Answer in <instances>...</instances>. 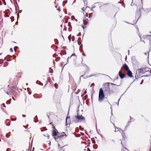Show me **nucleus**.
Here are the masks:
<instances>
[{"instance_id": "412c9836", "label": "nucleus", "mask_w": 151, "mask_h": 151, "mask_svg": "<svg viewBox=\"0 0 151 151\" xmlns=\"http://www.w3.org/2000/svg\"><path fill=\"white\" fill-rule=\"evenodd\" d=\"M75 20L76 21H78L76 19H75Z\"/></svg>"}, {"instance_id": "9b49d317", "label": "nucleus", "mask_w": 151, "mask_h": 151, "mask_svg": "<svg viewBox=\"0 0 151 151\" xmlns=\"http://www.w3.org/2000/svg\"><path fill=\"white\" fill-rule=\"evenodd\" d=\"M53 70L52 69H51V68H50L49 69V72L50 73H52L53 72Z\"/></svg>"}, {"instance_id": "dca6fc26", "label": "nucleus", "mask_w": 151, "mask_h": 151, "mask_svg": "<svg viewBox=\"0 0 151 151\" xmlns=\"http://www.w3.org/2000/svg\"><path fill=\"white\" fill-rule=\"evenodd\" d=\"M83 12V14L84 15H85V14H86V12Z\"/></svg>"}, {"instance_id": "0eeeda50", "label": "nucleus", "mask_w": 151, "mask_h": 151, "mask_svg": "<svg viewBox=\"0 0 151 151\" xmlns=\"http://www.w3.org/2000/svg\"><path fill=\"white\" fill-rule=\"evenodd\" d=\"M127 75L130 77H133L132 75V72L130 70H129L127 71Z\"/></svg>"}, {"instance_id": "f8f14e48", "label": "nucleus", "mask_w": 151, "mask_h": 151, "mask_svg": "<svg viewBox=\"0 0 151 151\" xmlns=\"http://www.w3.org/2000/svg\"><path fill=\"white\" fill-rule=\"evenodd\" d=\"M70 119V117H68L66 119V123L67 124V119Z\"/></svg>"}, {"instance_id": "9d476101", "label": "nucleus", "mask_w": 151, "mask_h": 151, "mask_svg": "<svg viewBox=\"0 0 151 151\" xmlns=\"http://www.w3.org/2000/svg\"><path fill=\"white\" fill-rule=\"evenodd\" d=\"M123 67L127 71L129 70L127 65L126 64L124 65Z\"/></svg>"}, {"instance_id": "a211bd4d", "label": "nucleus", "mask_w": 151, "mask_h": 151, "mask_svg": "<svg viewBox=\"0 0 151 151\" xmlns=\"http://www.w3.org/2000/svg\"><path fill=\"white\" fill-rule=\"evenodd\" d=\"M114 124V127H115V128H117V129H119V128H117V127H115V125H114V124Z\"/></svg>"}, {"instance_id": "6ab92c4d", "label": "nucleus", "mask_w": 151, "mask_h": 151, "mask_svg": "<svg viewBox=\"0 0 151 151\" xmlns=\"http://www.w3.org/2000/svg\"><path fill=\"white\" fill-rule=\"evenodd\" d=\"M22 116L23 117H25L26 116V115H22Z\"/></svg>"}, {"instance_id": "5701e85b", "label": "nucleus", "mask_w": 151, "mask_h": 151, "mask_svg": "<svg viewBox=\"0 0 151 151\" xmlns=\"http://www.w3.org/2000/svg\"><path fill=\"white\" fill-rule=\"evenodd\" d=\"M120 100V99H119V100H118V101H119H119Z\"/></svg>"}, {"instance_id": "6e6552de", "label": "nucleus", "mask_w": 151, "mask_h": 151, "mask_svg": "<svg viewBox=\"0 0 151 151\" xmlns=\"http://www.w3.org/2000/svg\"><path fill=\"white\" fill-rule=\"evenodd\" d=\"M55 129H56L54 127L53 132L52 134V135L53 136H55L57 135V133L55 131Z\"/></svg>"}, {"instance_id": "c85d7f7f", "label": "nucleus", "mask_w": 151, "mask_h": 151, "mask_svg": "<svg viewBox=\"0 0 151 151\" xmlns=\"http://www.w3.org/2000/svg\"><path fill=\"white\" fill-rule=\"evenodd\" d=\"M143 80H142V82H143Z\"/></svg>"}, {"instance_id": "2f4dec72", "label": "nucleus", "mask_w": 151, "mask_h": 151, "mask_svg": "<svg viewBox=\"0 0 151 151\" xmlns=\"http://www.w3.org/2000/svg\"><path fill=\"white\" fill-rule=\"evenodd\" d=\"M150 33H151V32H150Z\"/></svg>"}, {"instance_id": "c756f323", "label": "nucleus", "mask_w": 151, "mask_h": 151, "mask_svg": "<svg viewBox=\"0 0 151 151\" xmlns=\"http://www.w3.org/2000/svg\"><path fill=\"white\" fill-rule=\"evenodd\" d=\"M147 36H149V35H147Z\"/></svg>"}, {"instance_id": "f257e3e1", "label": "nucleus", "mask_w": 151, "mask_h": 151, "mask_svg": "<svg viewBox=\"0 0 151 151\" xmlns=\"http://www.w3.org/2000/svg\"><path fill=\"white\" fill-rule=\"evenodd\" d=\"M105 95L102 88H100L99 96V101L101 102L104 99Z\"/></svg>"}, {"instance_id": "39448f33", "label": "nucleus", "mask_w": 151, "mask_h": 151, "mask_svg": "<svg viewBox=\"0 0 151 151\" xmlns=\"http://www.w3.org/2000/svg\"><path fill=\"white\" fill-rule=\"evenodd\" d=\"M75 117L78 120L84 121L85 120V118L81 115H79L78 114L77 116H75Z\"/></svg>"}, {"instance_id": "b1692460", "label": "nucleus", "mask_w": 151, "mask_h": 151, "mask_svg": "<svg viewBox=\"0 0 151 151\" xmlns=\"http://www.w3.org/2000/svg\"><path fill=\"white\" fill-rule=\"evenodd\" d=\"M117 104L118 105V104H119V101L118 102V103H117Z\"/></svg>"}, {"instance_id": "f03ea898", "label": "nucleus", "mask_w": 151, "mask_h": 151, "mask_svg": "<svg viewBox=\"0 0 151 151\" xmlns=\"http://www.w3.org/2000/svg\"><path fill=\"white\" fill-rule=\"evenodd\" d=\"M104 91L106 94H110L111 91L110 89L108 83H106L104 85Z\"/></svg>"}, {"instance_id": "a878e982", "label": "nucleus", "mask_w": 151, "mask_h": 151, "mask_svg": "<svg viewBox=\"0 0 151 151\" xmlns=\"http://www.w3.org/2000/svg\"><path fill=\"white\" fill-rule=\"evenodd\" d=\"M82 27L84 29L83 26H82Z\"/></svg>"}, {"instance_id": "4468645a", "label": "nucleus", "mask_w": 151, "mask_h": 151, "mask_svg": "<svg viewBox=\"0 0 151 151\" xmlns=\"http://www.w3.org/2000/svg\"><path fill=\"white\" fill-rule=\"evenodd\" d=\"M10 50L11 52H12L13 51V50L12 48H11L10 49Z\"/></svg>"}, {"instance_id": "bb28decb", "label": "nucleus", "mask_w": 151, "mask_h": 151, "mask_svg": "<svg viewBox=\"0 0 151 151\" xmlns=\"http://www.w3.org/2000/svg\"><path fill=\"white\" fill-rule=\"evenodd\" d=\"M69 58V57H68V60Z\"/></svg>"}, {"instance_id": "cd10ccee", "label": "nucleus", "mask_w": 151, "mask_h": 151, "mask_svg": "<svg viewBox=\"0 0 151 151\" xmlns=\"http://www.w3.org/2000/svg\"><path fill=\"white\" fill-rule=\"evenodd\" d=\"M35 117H36V118H37V116H36Z\"/></svg>"}, {"instance_id": "2eb2a0df", "label": "nucleus", "mask_w": 151, "mask_h": 151, "mask_svg": "<svg viewBox=\"0 0 151 151\" xmlns=\"http://www.w3.org/2000/svg\"><path fill=\"white\" fill-rule=\"evenodd\" d=\"M82 10L83 11V12H84V11L85 10V9L84 8H83L82 9Z\"/></svg>"}, {"instance_id": "7c9ffc66", "label": "nucleus", "mask_w": 151, "mask_h": 151, "mask_svg": "<svg viewBox=\"0 0 151 151\" xmlns=\"http://www.w3.org/2000/svg\"><path fill=\"white\" fill-rule=\"evenodd\" d=\"M112 84H113V85H114V84H113V83H111Z\"/></svg>"}, {"instance_id": "1a4fd4ad", "label": "nucleus", "mask_w": 151, "mask_h": 151, "mask_svg": "<svg viewBox=\"0 0 151 151\" xmlns=\"http://www.w3.org/2000/svg\"><path fill=\"white\" fill-rule=\"evenodd\" d=\"M119 76L121 78H122L124 77V74H122L121 72L120 71L119 73Z\"/></svg>"}, {"instance_id": "4be33fe9", "label": "nucleus", "mask_w": 151, "mask_h": 151, "mask_svg": "<svg viewBox=\"0 0 151 151\" xmlns=\"http://www.w3.org/2000/svg\"><path fill=\"white\" fill-rule=\"evenodd\" d=\"M64 136H65V137H66V135H65Z\"/></svg>"}, {"instance_id": "f3484780", "label": "nucleus", "mask_w": 151, "mask_h": 151, "mask_svg": "<svg viewBox=\"0 0 151 151\" xmlns=\"http://www.w3.org/2000/svg\"><path fill=\"white\" fill-rule=\"evenodd\" d=\"M73 55H75V54H72V55H71V57H70V58H71L72 56H73Z\"/></svg>"}, {"instance_id": "7ed1b4c3", "label": "nucleus", "mask_w": 151, "mask_h": 151, "mask_svg": "<svg viewBox=\"0 0 151 151\" xmlns=\"http://www.w3.org/2000/svg\"><path fill=\"white\" fill-rule=\"evenodd\" d=\"M14 89L17 90V88L16 87H13L12 88H10L8 90H5V92L7 94H9L10 93H13L14 92Z\"/></svg>"}, {"instance_id": "20e7f679", "label": "nucleus", "mask_w": 151, "mask_h": 151, "mask_svg": "<svg viewBox=\"0 0 151 151\" xmlns=\"http://www.w3.org/2000/svg\"><path fill=\"white\" fill-rule=\"evenodd\" d=\"M88 15H86L85 18L83 20V24L84 25H86L88 23V22L90 19V15L88 17Z\"/></svg>"}, {"instance_id": "aec40b11", "label": "nucleus", "mask_w": 151, "mask_h": 151, "mask_svg": "<svg viewBox=\"0 0 151 151\" xmlns=\"http://www.w3.org/2000/svg\"><path fill=\"white\" fill-rule=\"evenodd\" d=\"M117 131H116V129L115 130V132H117Z\"/></svg>"}, {"instance_id": "423d86ee", "label": "nucleus", "mask_w": 151, "mask_h": 151, "mask_svg": "<svg viewBox=\"0 0 151 151\" xmlns=\"http://www.w3.org/2000/svg\"><path fill=\"white\" fill-rule=\"evenodd\" d=\"M138 72L139 73H143L145 72L146 71L145 70V68H142L139 69L137 70Z\"/></svg>"}, {"instance_id": "393cba45", "label": "nucleus", "mask_w": 151, "mask_h": 151, "mask_svg": "<svg viewBox=\"0 0 151 151\" xmlns=\"http://www.w3.org/2000/svg\"><path fill=\"white\" fill-rule=\"evenodd\" d=\"M8 149H7L6 150V151H8Z\"/></svg>"}, {"instance_id": "ddd939ff", "label": "nucleus", "mask_w": 151, "mask_h": 151, "mask_svg": "<svg viewBox=\"0 0 151 151\" xmlns=\"http://www.w3.org/2000/svg\"><path fill=\"white\" fill-rule=\"evenodd\" d=\"M148 53H149V52H148L147 53H145V55H148V57H149V54H148Z\"/></svg>"}]
</instances>
